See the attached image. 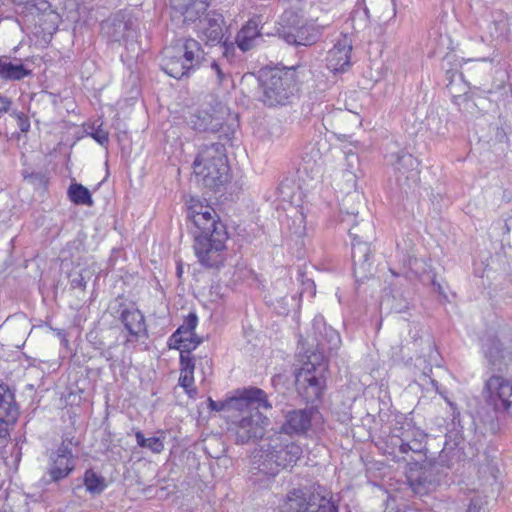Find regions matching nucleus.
<instances>
[{
  "label": "nucleus",
  "instance_id": "f257e3e1",
  "mask_svg": "<svg viewBox=\"0 0 512 512\" xmlns=\"http://www.w3.org/2000/svg\"><path fill=\"white\" fill-rule=\"evenodd\" d=\"M187 218L198 233L194 236V251L198 261L207 268H219L224 262L228 233L215 209L199 201L188 207Z\"/></svg>",
  "mask_w": 512,
  "mask_h": 512
},
{
  "label": "nucleus",
  "instance_id": "f03ea898",
  "mask_svg": "<svg viewBox=\"0 0 512 512\" xmlns=\"http://www.w3.org/2000/svg\"><path fill=\"white\" fill-rule=\"evenodd\" d=\"M302 447L282 432H275L262 439L251 454L252 476L274 478L282 470L294 467L302 457Z\"/></svg>",
  "mask_w": 512,
  "mask_h": 512
},
{
  "label": "nucleus",
  "instance_id": "7ed1b4c3",
  "mask_svg": "<svg viewBox=\"0 0 512 512\" xmlns=\"http://www.w3.org/2000/svg\"><path fill=\"white\" fill-rule=\"evenodd\" d=\"M245 404L238 408L230 418L228 431L234 436L236 444H247L250 441L263 439L269 418L261 412L272 409L266 392L257 387L244 389Z\"/></svg>",
  "mask_w": 512,
  "mask_h": 512
},
{
  "label": "nucleus",
  "instance_id": "20e7f679",
  "mask_svg": "<svg viewBox=\"0 0 512 512\" xmlns=\"http://www.w3.org/2000/svg\"><path fill=\"white\" fill-rule=\"evenodd\" d=\"M259 101L266 107L291 103L296 92V71L287 67H264L259 70Z\"/></svg>",
  "mask_w": 512,
  "mask_h": 512
},
{
  "label": "nucleus",
  "instance_id": "39448f33",
  "mask_svg": "<svg viewBox=\"0 0 512 512\" xmlns=\"http://www.w3.org/2000/svg\"><path fill=\"white\" fill-rule=\"evenodd\" d=\"M193 167L199 182L209 189H219L229 180L230 166L224 144L213 142L201 145Z\"/></svg>",
  "mask_w": 512,
  "mask_h": 512
},
{
  "label": "nucleus",
  "instance_id": "423d86ee",
  "mask_svg": "<svg viewBox=\"0 0 512 512\" xmlns=\"http://www.w3.org/2000/svg\"><path fill=\"white\" fill-rule=\"evenodd\" d=\"M205 56L198 41L186 38L179 40L177 47L164 49L161 68L170 77L181 79L195 72L205 61Z\"/></svg>",
  "mask_w": 512,
  "mask_h": 512
},
{
  "label": "nucleus",
  "instance_id": "0eeeda50",
  "mask_svg": "<svg viewBox=\"0 0 512 512\" xmlns=\"http://www.w3.org/2000/svg\"><path fill=\"white\" fill-rule=\"evenodd\" d=\"M327 363L321 353H310L307 362L295 375V385L299 396L310 404L319 402L326 388Z\"/></svg>",
  "mask_w": 512,
  "mask_h": 512
},
{
  "label": "nucleus",
  "instance_id": "6e6552de",
  "mask_svg": "<svg viewBox=\"0 0 512 512\" xmlns=\"http://www.w3.org/2000/svg\"><path fill=\"white\" fill-rule=\"evenodd\" d=\"M351 238L352 260L354 276L357 281H364L373 275V261L371 258V243L374 236V226L371 221L363 222L361 234L357 225L348 229Z\"/></svg>",
  "mask_w": 512,
  "mask_h": 512
},
{
  "label": "nucleus",
  "instance_id": "1a4fd4ad",
  "mask_svg": "<svg viewBox=\"0 0 512 512\" xmlns=\"http://www.w3.org/2000/svg\"><path fill=\"white\" fill-rule=\"evenodd\" d=\"M19 16L28 27H34L37 33L52 35L61 22L58 12L52 9L47 0H37L16 7Z\"/></svg>",
  "mask_w": 512,
  "mask_h": 512
},
{
  "label": "nucleus",
  "instance_id": "9d476101",
  "mask_svg": "<svg viewBox=\"0 0 512 512\" xmlns=\"http://www.w3.org/2000/svg\"><path fill=\"white\" fill-rule=\"evenodd\" d=\"M399 189L406 195L415 191L420 181L419 161L409 152L401 150L389 155Z\"/></svg>",
  "mask_w": 512,
  "mask_h": 512
},
{
  "label": "nucleus",
  "instance_id": "9b49d317",
  "mask_svg": "<svg viewBox=\"0 0 512 512\" xmlns=\"http://www.w3.org/2000/svg\"><path fill=\"white\" fill-rule=\"evenodd\" d=\"M282 512H338V505L319 493L293 489L287 494Z\"/></svg>",
  "mask_w": 512,
  "mask_h": 512
},
{
  "label": "nucleus",
  "instance_id": "f8f14e48",
  "mask_svg": "<svg viewBox=\"0 0 512 512\" xmlns=\"http://www.w3.org/2000/svg\"><path fill=\"white\" fill-rule=\"evenodd\" d=\"M101 32L110 43L128 46L137 38L136 21L128 13L119 11L101 24Z\"/></svg>",
  "mask_w": 512,
  "mask_h": 512
},
{
  "label": "nucleus",
  "instance_id": "ddd939ff",
  "mask_svg": "<svg viewBox=\"0 0 512 512\" xmlns=\"http://www.w3.org/2000/svg\"><path fill=\"white\" fill-rule=\"evenodd\" d=\"M282 20L287 22L280 31V36L292 45L309 46L318 39V31L312 25L297 17L294 12H285Z\"/></svg>",
  "mask_w": 512,
  "mask_h": 512
},
{
  "label": "nucleus",
  "instance_id": "4468645a",
  "mask_svg": "<svg viewBox=\"0 0 512 512\" xmlns=\"http://www.w3.org/2000/svg\"><path fill=\"white\" fill-rule=\"evenodd\" d=\"M113 309H115L114 316L120 320L131 337L128 341H137L141 337H148L145 317L134 304H127L122 297H118Z\"/></svg>",
  "mask_w": 512,
  "mask_h": 512
},
{
  "label": "nucleus",
  "instance_id": "2eb2a0df",
  "mask_svg": "<svg viewBox=\"0 0 512 512\" xmlns=\"http://www.w3.org/2000/svg\"><path fill=\"white\" fill-rule=\"evenodd\" d=\"M72 440L63 439L61 445L49 457V465L47 468L48 480L46 483L59 482L67 478L75 468L74 457L70 448Z\"/></svg>",
  "mask_w": 512,
  "mask_h": 512
},
{
  "label": "nucleus",
  "instance_id": "dca6fc26",
  "mask_svg": "<svg viewBox=\"0 0 512 512\" xmlns=\"http://www.w3.org/2000/svg\"><path fill=\"white\" fill-rule=\"evenodd\" d=\"M489 400L496 410L505 411L512 415V382L500 375H492L485 383Z\"/></svg>",
  "mask_w": 512,
  "mask_h": 512
},
{
  "label": "nucleus",
  "instance_id": "f3484780",
  "mask_svg": "<svg viewBox=\"0 0 512 512\" xmlns=\"http://www.w3.org/2000/svg\"><path fill=\"white\" fill-rule=\"evenodd\" d=\"M482 351L494 371L501 372L512 362V343L504 346L496 336H488L483 340Z\"/></svg>",
  "mask_w": 512,
  "mask_h": 512
},
{
  "label": "nucleus",
  "instance_id": "a211bd4d",
  "mask_svg": "<svg viewBox=\"0 0 512 512\" xmlns=\"http://www.w3.org/2000/svg\"><path fill=\"white\" fill-rule=\"evenodd\" d=\"M439 470L435 464L424 463L410 468L407 478L413 491L417 494H426L434 489L439 482Z\"/></svg>",
  "mask_w": 512,
  "mask_h": 512
},
{
  "label": "nucleus",
  "instance_id": "6ab92c4d",
  "mask_svg": "<svg viewBox=\"0 0 512 512\" xmlns=\"http://www.w3.org/2000/svg\"><path fill=\"white\" fill-rule=\"evenodd\" d=\"M312 327L316 341V350L312 353H321L324 361L326 351L338 349L340 346V335L331 326L326 325L324 318L321 315H317L313 319Z\"/></svg>",
  "mask_w": 512,
  "mask_h": 512
},
{
  "label": "nucleus",
  "instance_id": "aec40b11",
  "mask_svg": "<svg viewBox=\"0 0 512 512\" xmlns=\"http://www.w3.org/2000/svg\"><path fill=\"white\" fill-rule=\"evenodd\" d=\"M317 413L314 407L288 411L281 431L286 436L305 434L311 427L313 415Z\"/></svg>",
  "mask_w": 512,
  "mask_h": 512
},
{
  "label": "nucleus",
  "instance_id": "412c9836",
  "mask_svg": "<svg viewBox=\"0 0 512 512\" xmlns=\"http://www.w3.org/2000/svg\"><path fill=\"white\" fill-rule=\"evenodd\" d=\"M406 426V428L402 427L401 435L396 437L395 445H398L401 454L412 452L422 456L423 451L426 450L425 439L427 435L423 430L409 423Z\"/></svg>",
  "mask_w": 512,
  "mask_h": 512
},
{
  "label": "nucleus",
  "instance_id": "4be33fe9",
  "mask_svg": "<svg viewBox=\"0 0 512 512\" xmlns=\"http://www.w3.org/2000/svg\"><path fill=\"white\" fill-rule=\"evenodd\" d=\"M352 44L351 40L344 36L328 51L326 57V66L333 72H345L351 65Z\"/></svg>",
  "mask_w": 512,
  "mask_h": 512
},
{
  "label": "nucleus",
  "instance_id": "5701e85b",
  "mask_svg": "<svg viewBox=\"0 0 512 512\" xmlns=\"http://www.w3.org/2000/svg\"><path fill=\"white\" fill-rule=\"evenodd\" d=\"M189 128L198 133H216L223 126V119L206 110H193L186 116Z\"/></svg>",
  "mask_w": 512,
  "mask_h": 512
},
{
  "label": "nucleus",
  "instance_id": "b1692460",
  "mask_svg": "<svg viewBox=\"0 0 512 512\" xmlns=\"http://www.w3.org/2000/svg\"><path fill=\"white\" fill-rule=\"evenodd\" d=\"M223 23L222 15L216 13H207L203 19H200L199 28L207 45L214 46L221 43L223 38Z\"/></svg>",
  "mask_w": 512,
  "mask_h": 512
},
{
  "label": "nucleus",
  "instance_id": "393cba45",
  "mask_svg": "<svg viewBox=\"0 0 512 512\" xmlns=\"http://www.w3.org/2000/svg\"><path fill=\"white\" fill-rule=\"evenodd\" d=\"M361 207L360 196L357 193L347 194L340 204L339 225L341 229L348 232L349 227L357 225L359 208Z\"/></svg>",
  "mask_w": 512,
  "mask_h": 512
},
{
  "label": "nucleus",
  "instance_id": "a878e982",
  "mask_svg": "<svg viewBox=\"0 0 512 512\" xmlns=\"http://www.w3.org/2000/svg\"><path fill=\"white\" fill-rule=\"evenodd\" d=\"M506 142L507 133L497 124L488 125L487 131H482V134L479 136V144H481L482 148L493 153L503 152V146Z\"/></svg>",
  "mask_w": 512,
  "mask_h": 512
},
{
  "label": "nucleus",
  "instance_id": "bb28decb",
  "mask_svg": "<svg viewBox=\"0 0 512 512\" xmlns=\"http://www.w3.org/2000/svg\"><path fill=\"white\" fill-rule=\"evenodd\" d=\"M31 74V70L27 69L20 60L12 62L9 57H0V78L4 80H22Z\"/></svg>",
  "mask_w": 512,
  "mask_h": 512
},
{
  "label": "nucleus",
  "instance_id": "cd10ccee",
  "mask_svg": "<svg viewBox=\"0 0 512 512\" xmlns=\"http://www.w3.org/2000/svg\"><path fill=\"white\" fill-rule=\"evenodd\" d=\"M261 37L259 25L256 20H249L237 33L236 43L237 46L243 51L252 49L255 41Z\"/></svg>",
  "mask_w": 512,
  "mask_h": 512
},
{
  "label": "nucleus",
  "instance_id": "c85d7f7f",
  "mask_svg": "<svg viewBox=\"0 0 512 512\" xmlns=\"http://www.w3.org/2000/svg\"><path fill=\"white\" fill-rule=\"evenodd\" d=\"M18 416V407L14 393L7 385L0 384V418L14 422Z\"/></svg>",
  "mask_w": 512,
  "mask_h": 512
},
{
  "label": "nucleus",
  "instance_id": "c756f323",
  "mask_svg": "<svg viewBox=\"0 0 512 512\" xmlns=\"http://www.w3.org/2000/svg\"><path fill=\"white\" fill-rule=\"evenodd\" d=\"M244 398H245L244 389L237 390L236 395H234L224 401H214L213 399L209 398L208 399L209 408L213 411L227 412L228 415H231V414H234L238 408H241V407H243V405H246Z\"/></svg>",
  "mask_w": 512,
  "mask_h": 512
},
{
  "label": "nucleus",
  "instance_id": "7c9ffc66",
  "mask_svg": "<svg viewBox=\"0 0 512 512\" xmlns=\"http://www.w3.org/2000/svg\"><path fill=\"white\" fill-rule=\"evenodd\" d=\"M178 11L183 16V21L186 23H192L196 20L203 19V15L207 9V5L202 1H192L183 5H180Z\"/></svg>",
  "mask_w": 512,
  "mask_h": 512
},
{
  "label": "nucleus",
  "instance_id": "2f4dec72",
  "mask_svg": "<svg viewBox=\"0 0 512 512\" xmlns=\"http://www.w3.org/2000/svg\"><path fill=\"white\" fill-rule=\"evenodd\" d=\"M68 197L76 205L93 206L94 204L90 191L79 183H73L69 186Z\"/></svg>",
  "mask_w": 512,
  "mask_h": 512
},
{
  "label": "nucleus",
  "instance_id": "473e14b6",
  "mask_svg": "<svg viewBox=\"0 0 512 512\" xmlns=\"http://www.w3.org/2000/svg\"><path fill=\"white\" fill-rule=\"evenodd\" d=\"M84 485L91 494H100L106 488L105 478L89 469L84 474Z\"/></svg>",
  "mask_w": 512,
  "mask_h": 512
},
{
  "label": "nucleus",
  "instance_id": "72a5a7b5",
  "mask_svg": "<svg viewBox=\"0 0 512 512\" xmlns=\"http://www.w3.org/2000/svg\"><path fill=\"white\" fill-rule=\"evenodd\" d=\"M293 301V297L280 295L276 293V291L270 292L268 296V303L274 307L278 314L281 315L287 314L290 311V307Z\"/></svg>",
  "mask_w": 512,
  "mask_h": 512
},
{
  "label": "nucleus",
  "instance_id": "f704fd0d",
  "mask_svg": "<svg viewBox=\"0 0 512 512\" xmlns=\"http://www.w3.org/2000/svg\"><path fill=\"white\" fill-rule=\"evenodd\" d=\"M136 442L139 447L147 448L153 453H161L164 450V442L162 437L146 438L141 431L135 433Z\"/></svg>",
  "mask_w": 512,
  "mask_h": 512
},
{
  "label": "nucleus",
  "instance_id": "c9c22d12",
  "mask_svg": "<svg viewBox=\"0 0 512 512\" xmlns=\"http://www.w3.org/2000/svg\"><path fill=\"white\" fill-rule=\"evenodd\" d=\"M345 155L347 164L346 168L343 170V177L351 186H355L357 179L356 170L358 169L359 159L358 156L351 151L345 152Z\"/></svg>",
  "mask_w": 512,
  "mask_h": 512
},
{
  "label": "nucleus",
  "instance_id": "e433bc0d",
  "mask_svg": "<svg viewBox=\"0 0 512 512\" xmlns=\"http://www.w3.org/2000/svg\"><path fill=\"white\" fill-rule=\"evenodd\" d=\"M198 323V317L195 312H190L184 319L183 324L180 325L175 333L184 337V334L188 336L195 330Z\"/></svg>",
  "mask_w": 512,
  "mask_h": 512
},
{
  "label": "nucleus",
  "instance_id": "4c0bfd02",
  "mask_svg": "<svg viewBox=\"0 0 512 512\" xmlns=\"http://www.w3.org/2000/svg\"><path fill=\"white\" fill-rule=\"evenodd\" d=\"M181 373L194 374L196 361L189 349H182L180 352Z\"/></svg>",
  "mask_w": 512,
  "mask_h": 512
},
{
  "label": "nucleus",
  "instance_id": "58836bf2",
  "mask_svg": "<svg viewBox=\"0 0 512 512\" xmlns=\"http://www.w3.org/2000/svg\"><path fill=\"white\" fill-rule=\"evenodd\" d=\"M194 383L193 374L181 373L179 377V385L184 388L185 392L190 396L194 397L197 393L195 388H192Z\"/></svg>",
  "mask_w": 512,
  "mask_h": 512
},
{
  "label": "nucleus",
  "instance_id": "ea45409f",
  "mask_svg": "<svg viewBox=\"0 0 512 512\" xmlns=\"http://www.w3.org/2000/svg\"><path fill=\"white\" fill-rule=\"evenodd\" d=\"M211 72L215 75L218 85H223L228 79L229 73L225 72L223 67L218 61H213L210 65Z\"/></svg>",
  "mask_w": 512,
  "mask_h": 512
},
{
  "label": "nucleus",
  "instance_id": "a19ab883",
  "mask_svg": "<svg viewBox=\"0 0 512 512\" xmlns=\"http://www.w3.org/2000/svg\"><path fill=\"white\" fill-rule=\"evenodd\" d=\"M485 504L486 501L484 498L478 494H475L469 499L466 512H485Z\"/></svg>",
  "mask_w": 512,
  "mask_h": 512
},
{
  "label": "nucleus",
  "instance_id": "79ce46f5",
  "mask_svg": "<svg viewBox=\"0 0 512 512\" xmlns=\"http://www.w3.org/2000/svg\"><path fill=\"white\" fill-rule=\"evenodd\" d=\"M11 117H13L17 123V126L19 130L23 133H26L30 129V121L26 114L23 112H13L11 114Z\"/></svg>",
  "mask_w": 512,
  "mask_h": 512
},
{
  "label": "nucleus",
  "instance_id": "37998d69",
  "mask_svg": "<svg viewBox=\"0 0 512 512\" xmlns=\"http://www.w3.org/2000/svg\"><path fill=\"white\" fill-rule=\"evenodd\" d=\"M202 338L198 336L194 331L186 337V342L183 345V349H189V352H192L197 348L198 345L202 343Z\"/></svg>",
  "mask_w": 512,
  "mask_h": 512
},
{
  "label": "nucleus",
  "instance_id": "c03bdc74",
  "mask_svg": "<svg viewBox=\"0 0 512 512\" xmlns=\"http://www.w3.org/2000/svg\"><path fill=\"white\" fill-rule=\"evenodd\" d=\"M185 342H186V337L177 335V333L174 332L169 337L167 344L170 349H178L181 351L183 349V345L185 344Z\"/></svg>",
  "mask_w": 512,
  "mask_h": 512
},
{
  "label": "nucleus",
  "instance_id": "a18cd8bd",
  "mask_svg": "<svg viewBox=\"0 0 512 512\" xmlns=\"http://www.w3.org/2000/svg\"><path fill=\"white\" fill-rule=\"evenodd\" d=\"M91 135L100 145H105L109 141L108 132L103 129L98 128Z\"/></svg>",
  "mask_w": 512,
  "mask_h": 512
},
{
  "label": "nucleus",
  "instance_id": "49530a36",
  "mask_svg": "<svg viewBox=\"0 0 512 512\" xmlns=\"http://www.w3.org/2000/svg\"><path fill=\"white\" fill-rule=\"evenodd\" d=\"M8 420L0 418V447L3 446L7 441L8 431L5 424H8Z\"/></svg>",
  "mask_w": 512,
  "mask_h": 512
},
{
  "label": "nucleus",
  "instance_id": "de8ad7c7",
  "mask_svg": "<svg viewBox=\"0 0 512 512\" xmlns=\"http://www.w3.org/2000/svg\"><path fill=\"white\" fill-rule=\"evenodd\" d=\"M221 48L223 49V56L226 57L227 59H229L232 55H233V52H234V44L233 43H228L227 40L222 42L221 41Z\"/></svg>",
  "mask_w": 512,
  "mask_h": 512
},
{
  "label": "nucleus",
  "instance_id": "09e8293b",
  "mask_svg": "<svg viewBox=\"0 0 512 512\" xmlns=\"http://www.w3.org/2000/svg\"><path fill=\"white\" fill-rule=\"evenodd\" d=\"M72 288L85 289L86 281L84 276L80 273L71 280Z\"/></svg>",
  "mask_w": 512,
  "mask_h": 512
},
{
  "label": "nucleus",
  "instance_id": "8fccbe9b",
  "mask_svg": "<svg viewBox=\"0 0 512 512\" xmlns=\"http://www.w3.org/2000/svg\"><path fill=\"white\" fill-rule=\"evenodd\" d=\"M11 103L12 102L8 97L0 94V117L9 110Z\"/></svg>",
  "mask_w": 512,
  "mask_h": 512
},
{
  "label": "nucleus",
  "instance_id": "3c124183",
  "mask_svg": "<svg viewBox=\"0 0 512 512\" xmlns=\"http://www.w3.org/2000/svg\"><path fill=\"white\" fill-rule=\"evenodd\" d=\"M87 338L88 340L90 341V343H92V345L94 346L95 349H102V347H104V342L97 339V335H94L93 333H89L87 335Z\"/></svg>",
  "mask_w": 512,
  "mask_h": 512
},
{
  "label": "nucleus",
  "instance_id": "603ef678",
  "mask_svg": "<svg viewBox=\"0 0 512 512\" xmlns=\"http://www.w3.org/2000/svg\"><path fill=\"white\" fill-rule=\"evenodd\" d=\"M199 365L201 366L203 374L206 373V371H205L206 368H207V373H211L212 361L210 358H208V357L201 358Z\"/></svg>",
  "mask_w": 512,
  "mask_h": 512
},
{
  "label": "nucleus",
  "instance_id": "864d4df0",
  "mask_svg": "<svg viewBox=\"0 0 512 512\" xmlns=\"http://www.w3.org/2000/svg\"><path fill=\"white\" fill-rule=\"evenodd\" d=\"M100 356L105 358L107 361H113L114 355L112 352V346H109L107 348L102 347V349H100Z\"/></svg>",
  "mask_w": 512,
  "mask_h": 512
},
{
  "label": "nucleus",
  "instance_id": "5fc2aeb1",
  "mask_svg": "<svg viewBox=\"0 0 512 512\" xmlns=\"http://www.w3.org/2000/svg\"><path fill=\"white\" fill-rule=\"evenodd\" d=\"M454 446L455 447L451 446L448 442H446L445 445H444V448H443V452L449 453V451H451L452 452V457L458 456L459 452H460V450L457 448L458 444L454 443Z\"/></svg>",
  "mask_w": 512,
  "mask_h": 512
},
{
  "label": "nucleus",
  "instance_id": "6e6d98bb",
  "mask_svg": "<svg viewBox=\"0 0 512 512\" xmlns=\"http://www.w3.org/2000/svg\"><path fill=\"white\" fill-rule=\"evenodd\" d=\"M447 403L449 404V406L452 410V416H453L452 420L454 422L457 419V417H459L460 413L457 411V407L453 402L447 400Z\"/></svg>",
  "mask_w": 512,
  "mask_h": 512
},
{
  "label": "nucleus",
  "instance_id": "4d7b16f0",
  "mask_svg": "<svg viewBox=\"0 0 512 512\" xmlns=\"http://www.w3.org/2000/svg\"><path fill=\"white\" fill-rule=\"evenodd\" d=\"M347 115H348V113H347V112H344V111L339 110V111L335 112V113L332 115V117L342 119V118H344V117H345V116H347Z\"/></svg>",
  "mask_w": 512,
  "mask_h": 512
},
{
  "label": "nucleus",
  "instance_id": "13d9d810",
  "mask_svg": "<svg viewBox=\"0 0 512 512\" xmlns=\"http://www.w3.org/2000/svg\"><path fill=\"white\" fill-rule=\"evenodd\" d=\"M9 327H10V323L8 320H6V322L2 326H0V332L6 333L9 329Z\"/></svg>",
  "mask_w": 512,
  "mask_h": 512
},
{
  "label": "nucleus",
  "instance_id": "bf43d9fd",
  "mask_svg": "<svg viewBox=\"0 0 512 512\" xmlns=\"http://www.w3.org/2000/svg\"><path fill=\"white\" fill-rule=\"evenodd\" d=\"M367 221H370L369 219L365 220V219H360L359 218L357 219V223H358V233L361 234V230H362V224L363 222H367Z\"/></svg>",
  "mask_w": 512,
  "mask_h": 512
},
{
  "label": "nucleus",
  "instance_id": "052dcab7",
  "mask_svg": "<svg viewBox=\"0 0 512 512\" xmlns=\"http://www.w3.org/2000/svg\"><path fill=\"white\" fill-rule=\"evenodd\" d=\"M304 227H298L297 230L294 231V234H296L298 237H301L304 235Z\"/></svg>",
  "mask_w": 512,
  "mask_h": 512
},
{
  "label": "nucleus",
  "instance_id": "680f3d73",
  "mask_svg": "<svg viewBox=\"0 0 512 512\" xmlns=\"http://www.w3.org/2000/svg\"><path fill=\"white\" fill-rule=\"evenodd\" d=\"M176 273H177L178 277H181V275L183 273V269H182L181 265L177 266Z\"/></svg>",
  "mask_w": 512,
  "mask_h": 512
},
{
  "label": "nucleus",
  "instance_id": "e2e57ef3",
  "mask_svg": "<svg viewBox=\"0 0 512 512\" xmlns=\"http://www.w3.org/2000/svg\"><path fill=\"white\" fill-rule=\"evenodd\" d=\"M433 285L435 287H437L438 291L441 293V285L440 284H437L434 280H433Z\"/></svg>",
  "mask_w": 512,
  "mask_h": 512
},
{
  "label": "nucleus",
  "instance_id": "0e129e2a",
  "mask_svg": "<svg viewBox=\"0 0 512 512\" xmlns=\"http://www.w3.org/2000/svg\"><path fill=\"white\" fill-rule=\"evenodd\" d=\"M23 345V343H11V346H14L16 348H20Z\"/></svg>",
  "mask_w": 512,
  "mask_h": 512
},
{
  "label": "nucleus",
  "instance_id": "69168bd1",
  "mask_svg": "<svg viewBox=\"0 0 512 512\" xmlns=\"http://www.w3.org/2000/svg\"><path fill=\"white\" fill-rule=\"evenodd\" d=\"M338 139L342 140V139H345L346 138V135L345 134H339L337 135Z\"/></svg>",
  "mask_w": 512,
  "mask_h": 512
},
{
  "label": "nucleus",
  "instance_id": "338daca9",
  "mask_svg": "<svg viewBox=\"0 0 512 512\" xmlns=\"http://www.w3.org/2000/svg\"><path fill=\"white\" fill-rule=\"evenodd\" d=\"M303 219H304L303 215H302V214H300V216L298 217V220L300 221V223H302V222H303Z\"/></svg>",
  "mask_w": 512,
  "mask_h": 512
},
{
  "label": "nucleus",
  "instance_id": "774afa93",
  "mask_svg": "<svg viewBox=\"0 0 512 512\" xmlns=\"http://www.w3.org/2000/svg\"><path fill=\"white\" fill-rule=\"evenodd\" d=\"M391 272H392V274H393V275H395V276H397V275H398V274H397V273H395V271H393V270H391Z\"/></svg>",
  "mask_w": 512,
  "mask_h": 512
}]
</instances>
